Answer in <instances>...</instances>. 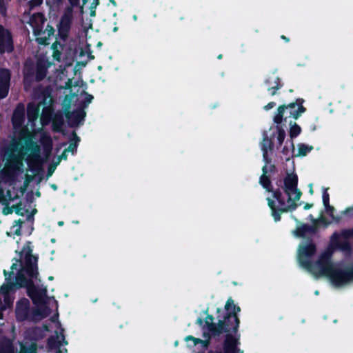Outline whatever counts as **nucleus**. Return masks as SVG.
Listing matches in <instances>:
<instances>
[{
	"mask_svg": "<svg viewBox=\"0 0 353 353\" xmlns=\"http://www.w3.org/2000/svg\"><path fill=\"white\" fill-rule=\"evenodd\" d=\"M299 147V153L298 156H306L308 152L313 150V146H309L304 143H300L298 145Z\"/></svg>",
	"mask_w": 353,
	"mask_h": 353,
	"instance_id": "obj_34",
	"label": "nucleus"
},
{
	"mask_svg": "<svg viewBox=\"0 0 353 353\" xmlns=\"http://www.w3.org/2000/svg\"><path fill=\"white\" fill-rule=\"evenodd\" d=\"M58 44H59V43L57 41H56V42L52 43V48L53 50H57V45Z\"/></svg>",
	"mask_w": 353,
	"mask_h": 353,
	"instance_id": "obj_63",
	"label": "nucleus"
},
{
	"mask_svg": "<svg viewBox=\"0 0 353 353\" xmlns=\"http://www.w3.org/2000/svg\"><path fill=\"white\" fill-rule=\"evenodd\" d=\"M20 163L21 161L18 157L14 153H10L7 160L6 166L9 169L16 170Z\"/></svg>",
	"mask_w": 353,
	"mask_h": 353,
	"instance_id": "obj_28",
	"label": "nucleus"
},
{
	"mask_svg": "<svg viewBox=\"0 0 353 353\" xmlns=\"http://www.w3.org/2000/svg\"><path fill=\"white\" fill-rule=\"evenodd\" d=\"M17 263H12V265H11V271H12L14 272V270H17Z\"/></svg>",
	"mask_w": 353,
	"mask_h": 353,
	"instance_id": "obj_64",
	"label": "nucleus"
},
{
	"mask_svg": "<svg viewBox=\"0 0 353 353\" xmlns=\"http://www.w3.org/2000/svg\"><path fill=\"white\" fill-rule=\"evenodd\" d=\"M312 207H313V203H306L303 207V209L307 210L312 208Z\"/></svg>",
	"mask_w": 353,
	"mask_h": 353,
	"instance_id": "obj_56",
	"label": "nucleus"
},
{
	"mask_svg": "<svg viewBox=\"0 0 353 353\" xmlns=\"http://www.w3.org/2000/svg\"><path fill=\"white\" fill-rule=\"evenodd\" d=\"M275 105H276L275 102L271 101V102H269L267 105H265L264 106V109L265 110H269L273 108Z\"/></svg>",
	"mask_w": 353,
	"mask_h": 353,
	"instance_id": "obj_49",
	"label": "nucleus"
},
{
	"mask_svg": "<svg viewBox=\"0 0 353 353\" xmlns=\"http://www.w3.org/2000/svg\"><path fill=\"white\" fill-rule=\"evenodd\" d=\"M15 225H19V227H21L22 224L23 223V221L21 219H18L14 221Z\"/></svg>",
	"mask_w": 353,
	"mask_h": 353,
	"instance_id": "obj_57",
	"label": "nucleus"
},
{
	"mask_svg": "<svg viewBox=\"0 0 353 353\" xmlns=\"http://www.w3.org/2000/svg\"><path fill=\"white\" fill-rule=\"evenodd\" d=\"M313 221L315 223H323L325 227H327L330 223V222H329L327 219L323 216H321L318 219H313Z\"/></svg>",
	"mask_w": 353,
	"mask_h": 353,
	"instance_id": "obj_39",
	"label": "nucleus"
},
{
	"mask_svg": "<svg viewBox=\"0 0 353 353\" xmlns=\"http://www.w3.org/2000/svg\"><path fill=\"white\" fill-rule=\"evenodd\" d=\"M262 174L259 179L260 185L268 192H272L273 198H274L279 203V205L285 204V199L282 196V192L279 188L273 189L271 180L269 176L267 175L268 172V166L263 165L262 168Z\"/></svg>",
	"mask_w": 353,
	"mask_h": 353,
	"instance_id": "obj_11",
	"label": "nucleus"
},
{
	"mask_svg": "<svg viewBox=\"0 0 353 353\" xmlns=\"http://www.w3.org/2000/svg\"><path fill=\"white\" fill-rule=\"evenodd\" d=\"M304 101L303 99L297 98L295 101L279 105L274 117V122L281 125L283 121L287 122L288 118L298 119L306 111V108L303 105Z\"/></svg>",
	"mask_w": 353,
	"mask_h": 353,
	"instance_id": "obj_4",
	"label": "nucleus"
},
{
	"mask_svg": "<svg viewBox=\"0 0 353 353\" xmlns=\"http://www.w3.org/2000/svg\"><path fill=\"white\" fill-rule=\"evenodd\" d=\"M26 150L32 152V157L35 161V162L32 161L30 159L28 161L30 169L36 173L41 171L42 168L39 163L41 150L39 145L36 142L30 140L26 142Z\"/></svg>",
	"mask_w": 353,
	"mask_h": 353,
	"instance_id": "obj_15",
	"label": "nucleus"
},
{
	"mask_svg": "<svg viewBox=\"0 0 353 353\" xmlns=\"http://www.w3.org/2000/svg\"><path fill=\"white\" fill-rule=\"evenodd\" d=\"M264 83L268 86V90L270 92L271 96L275 95L277 90L281 89L283 85L281 83L280 77L276 75L268 77Z\"/></svg>",
	"mask_w": 353,
	"mask_h": 353,
	"instance_id": "obj_20",
	"label": "nucleus"
},
{
	"mask_svg": "<svg viewBox=\"0 0 353 353\" xmlns=\"http://www.w3.org/2000/svg\"><path fill=\"white\" fill-rule=\"evenodd\" d=\"M34 272L32 276H28V278L26 277V273L23 269L19 270L15 276L14 282L12 281L14 272L12 271L8 272L3 270L6 283L1 286L0 290L5 296L4 301L6 303L10 292L22 288H26L27 295L31 299L34 304L39 305L43 302L44 297L47 294V289L46 288L39 289L35 285L34 280L39 281H41V280L38 278L39 276L38 268H34Z\"/></svg>",
	"mask_w": 353,
	"mask_h": 353,
	"instance_id": "obj_1",
	"label": "nucleus"
},
{
	"mask_svg": "<svg viewBox=\"0 0 353 353\" xmlns=\"http://www.w3.org/2000/svg\"><path fill=\"white\" fill-rule=\"evenodd\" d=\"M20 353H37V345L33 343L29 345L21 344Z\"/></svg>",
	"mask_w": 353,
	"mask_h": 353,
	"instance_id": "obj_32",
	"label": "nucleus"
},
{
	"mask_svg": "<svg viewBox=\"0 0 353 353\" xmlns=\"http://www.w3.org/2000/svg\"><path fill=\"white\" fill-rule=\"evenodd\" d=\"M42 144L43 146V151L46 156V157H48L50 154L52 149V141L50 137H47L46 138L43 139L42 141Z\"/></svg>",
	"mask_w": 353,
	"mask_h": 353,
	"instance_id": "obj_31",
	"label": "nucleus"
},
{
	"mask_svg": "<svg viewBox=\"0 0 353 353\" xmlns=\"http://www.w3.org/2000/svg\"><path fill=\"white\" fill-rule=\"evenodd\" d=\"M353 211V205L352 207H348L345 208L343 211L341 212V214L343 215L350 214L351 212Z\"/></svg>",
	"mask_w": 353,
	"mask_h": 353,
	"instance_id": "obj_50",
	"label": "nucleus"
},
{
	"mask_svg": "<svg viewBox=\"0 0 353 353\" xmlns=\"http://www.w3.org/2000/svg\"><path fill=\"white\" fill-rule=\"evenodd\" d=\"M226 314L222 320H219L216 323H214V316L208 314L205 324L208 330L207 334L210 338L219 337L223 332H232L236 333L239 331L240 319L238 314L241 312V307L234 304L232 297H229L225 305Z\"/></svg>",
	"mask_w": 353,
	"mask_h": 353,
	"instance_id": "obj_2",
	"label": "nucleus"
},
{
	"mask_svg": "<svg viewBox=\"0 0 353 353\" xmlns=\"http://www.w3.org/2000/svg\"><path fill=\"white\" fill-rule=\"evenodd\" d=\"M328 278L335 286L343 285L353 280V264L345 269L334 267Z\"/></svg>",
	"mask_w": 353,
	"mask_h": 353,
	"instance_id": "obj_9",
	"label": "nucleus"
},
{
	"mask_svg": "<svg viewBox=\"0 0 353 353\" xmlns=\"http://www.w3.org/2000/svg\"><path fill=\"white\" fill-rule=\"evenodd\" d=\"M64 113L57 112L54 114L52 119V129L54 132H63V127L64 125Z\"/></svg>",
	"mask_w": 353,
	"mask_h": 353,
	"instance_id": "obj_23",
	"label": "nucleus"
},
{
	"mask_svg": "<svg viewBox=\"0 0 353 353\" xmlns=\"http://www.w3.org/2000/svg\"><path fill=\"white\" fill-rule=\"evenodd\" d=\"M11 72L8 68H0V99H5L9 92Z\"/></svg>",
	"mask_w": 353,
	"mask_h": 353,
	"instance_id": "obj_17",
	"label": "nucleus"
},
{
	"mask_svg": "<svg viewBox=\"0 0 353 353\" xmlns=\"http://www.w3.org/2000/svg\"><path fill=\"white\" fill-rule=\"evenodd\" d=\"M276 130L278 144L279 146H281L285 138V132L284 129L278 124H276Z\"/></svg>",
	"mask_w": 353,
	"mask_h": 353,
	"instance_id": "obj_33",
	"label": "nucleus"
},
{
	"mask_svg": "<svg viewBox=\"0 0 353 353\" xmlns=\"http://www.w3.org/2000/svg\"><path fill=\"white\" fill-rule=\"evenodd\" d=\"M322 199L324 206L330 204V194L327 192V188L323 191Z\"/></svg>",
	"mask_w": 353,
	"mask_h": 353,
	"instance_id": "obj_37",
	"label": "nucleus"
},
{
	"mask_svg": "<svg viewBox=\"0 0 353 353\" xmlns=\"http://www.w3.org/2000/svg\"><path fill=\"white\" fill-rule=\"evenodd\" d=\"M32 179H33V176H32L26 175V183H30Z\"/></svg>",
	"mask_w": 353,
	"mask_h": 353,
	"instance_id": "obj_58",
	"label": "nucleus"
},
{
	"mask_svg": "<svg viewBox=\"0 0 353 353\" xmlns=\"http://www.w3.org/2000/svg\"><path fill=\"white\" fill-rule=\"evenodd\" d=\"M312 222L313 224L311 225L303 223L301 226L297 227L294 231L295 235L298 237L307 239V234H316L318 232V223H315L313 221Z\"/></svg>",
	"mask_w": 353,
	"mask_h": 353,
	"instance_id": "obj_19",
	"label": "nucleus"
},
{
	"mask_svg": "<svg viewBox=\"0 0 353 353\" xmlns=\"http://www.w3.org/2000/svg\"><path fill=\"white\" fill-rule=\"evenodd\" d=\"M12 208L14 209V212L17 215L24 216L25 212H23V208L21 207V203L13 205Z\"/></svg>",
	"mask_w": 353,
	"mask_h": 353,
	"instance_id": "obj_36",
	"label": "nucleus"
},
{
	"mask_svg": "<svg viewBox=\"0 0 353 353\" xmlns=\"http://www.w3.org/2000/svg\"><path fill=\"white\" fill-rule=\"evenodd\" d=\"M335 266L331 261V256L329 253L324 252L320 255L315 263H312V266L310 270H318L317 274L321 276L328 277Z\"/></svg>",
	"mask_w": 353,
	"mask_h": 353,
	"instance_id": "obj_12",
	"label": "nucleus"
},
{
	"mask_svg": "<svg viewBox=\"0 0 353 353\" xmlns=\"http://www.w3.org/2000/svg\"><path fill=\"white\" fill-rule=\"evenodd\" d=\"M70 103L64 105V115L67 119L68 124L70 128L78 127L84 121L86 116L85 112L82 108L70 111Z\"/></svg>",
	"mask_w": 353,
	"mask_h": 353,
	"instance_id": "obj_13",
	"label": "nucleus"
},
{
	"mask_svg": "<svg viewBox=\"0 0 353 353\" xmlns=\"http://www.w3.org/2000/svg\"><path fill=\"white\" fill-rule=\"evenodd\" d=\"M7 12L6 5L4 0H0V14L2 16H6Z\"/></svg>",
	"mask_w": 353,
	"mask_h": 353,
	"instance_id": "obj_41",
	"label": "nucleus"
},
{
	"mask_svg": "<svg viewBox=\"0 0 353 353\" xmlns=\"http://www.w3.org/2000/svg\"><path fill=\"white\" fill-rule=\"evenodd\" d=\"M350 239H353V228L336 231L330 238V247L332 250L352 252V247L349 241Z\"/></svg>",
	"mask_w": 353,
	"mask_h": 353,
	"instance_id": "obj_5",
	"label": "nucleus"
},
{
	"mask_svg": "<svg viewBox=\"0 0 353 353\" xmlns=\"http://www.w3.org/2000/svg\"><path fill=\"white\" fill-rule=\"evenodd\" d=\"M261 148L262 151H263L264 148H265L267 151H271L274 148V143L272 139L268 137L266 133L263 134V139L261 143Z\"/></svg>",
	"mask_w": 353,
	"mask_h": 353,
	"instance_id": "obj_30",
	"label": "nucleus"
},
{
	"mask_svg": "<svg viewBox=\"0 0 353 353\" xmlns=\"http://www.w3.org/2000/svg\"><path fill=\"white\" fill-rule=\"evenodd\" d=\"M204 323H205L204 320L202 319L201 318H198L196 321V323L200 326H202Z\"/></svg>",
	"mask_w": 353,
	"mask_h": 353,
	"instance_id": "obj_55",
	"label": "nucleus"
},
{
	"mask_svg": "<svg viewBox=\"0 0 353 353\" xmlns=\"http://www.w3.org/2000/svg\"><path fill=\"white\" fill-rule=\"evenodd\" d=\"M12 208H9L8 205L3 209V214H11L12 212Z\"/></svg>",
	"mask_w": 353,
	"mask_h": 353,
	"instance_id": "obj_52",
	"label": "nucleus"
},
{
	"mask_svg": "<svg viewBox=\"0 0 353 353\" xmlns=\"http://www.w3.org/2000/svg\"><path fill=\"white\" fill-rule=\"evenodd\" d=\"M37 17H39V18H40V19H41V21L42 22L44 21L43 14L39 13V12H38V13H37V14H33L31 16V17H30V20H31V21H34V20H35V18H36Z\"/></svg>",
	"mask_w": 353,
	"mask_h": 353,
	"instance_id": "obj_47",
	"label": "nucleus"
},
{
	"mask_svg": "<svg viewBox=\"0 0 353 353\" xmlns=\"http://www.w3.org/2000/svg\"><path fill=\"white\" fill-rule=\"evenodd\" d=\"M61 339H62L61 345H68V341H65V336L63 334H61Z\"/></svg>",
	"mask_w": 353,
	"mask_h": 353,
	"instance_id": "obj_60",
	"label": "nucleus"
},
{
	"mask_svg": "<svg viewBox=\"0 0 353 353\" xmlns=\"http://www.w3.org/2000/svg\"><path fill=\"white\" fill-rule=\"evenodd\" d=\"M46 30L48 31V36L52 35L54 34V30L52 26L48 25Z\"/></svg>",
	"mask_w": 353,
	"mask_h": 353,
	"instance_id": "obj_53",
	"label": "nucleus"
},
{
	"mask_svg": "<svg viewBox=\"0 0 353 353\" xmlns=\"http://www.w3.org/2000/svg\"><path fill=\"white\" fill-rule=\"evenodd\" d=\"M262 152H263V159L265 163V165L268 166V164H270L271 163L272 159L270 157H269L268 151H267V150L265 148H264L263 151H262Z\"/></svg>",
	"mask_w": 353,
	"mask_h": 353,
	"instance_id": "obj_38",
	"label": "nucleus"
},
{
	"mask_svg": "<svg viewBox=\"0 0 353 353\" xmlns=\"http://www.w3.org/2000/svg\"><path fill=\"white\" fill-rule=\"evenodd\" d=\"M48 65L43 59H39L36 65L35 80L37 82L43 80L47 74Z\"/></svg>",
	"mask_w": 353,
	"mask_h": 353,
	"instance_id": "obj_22",
	"label": "nucleus"
},
{
	"mask_svg": "<svg viewBox=\"0 0 353 353\" xmlns=\"http://www.w3.org/2000/svg\"><path fill=\"white\" fill-rule=\"evenodd\" d=\"M14 234L17 236H20L21 234V227L15 230Z\"/></svg>",
	"mask_w": 353,
	"mask_h": 353,
	"instance_id": "obj_61",
	"label": "nucleus"
},
{
	"mask_svg": "<svg viewBox=\"0 0 353 353\" xmlns=\"http://www.w3.org/2000/svg\"><path fill=\"white\" fill-rule=\"evenodd\" d=\"M276 170V166L274 165H270V172H274Z\"/></svg>",
	"mask_w": 353,
	"mask_h": 353,
	"instance_id": "obj_62",
	"label": "nucleus"
},
{
	"mask_svg": "<svg viewBox=\"0 0 353 353\" xmlns=\"http://www.w3.org/2000/svg\"><path fill=\"white\" fill-rule=\"evenodd\" d=\"M283 189L285 194L288 196L287 202L288 205H280L276 207L275 202L270 198L266 199L268 205L271 210V215L275 222H278L281 219V214L294 211L299 204V201L302 196V192L298 188V176L296 174H287L283 179Z\"/></svg>",
	"mask_w": 353,
	"mask_h": 353,
	"instance_id": "obj_3",
	"label": "nucleus"
},
{
	"mask_svg": "<svg viewBox=\"0 0 353 353\" xmlns=\"http://www.w3.org/2000/svg\"><path fill=\"white\" fill-rule=\"evenodd\" d=\"M40 112V103H29L27 105V118L29 122L35 121Z\"/></svg>",
	"mask_w": 353,
	"mask_h": 353,
	"instance_id": "obj_24",
	"label": "nucleus"
},
{
	"mask_svg": "<svg viewBox=\"0 0 353 353\" xmlns=\"http://www.w3.org/2000/svg\"><path fill=\"white\" fill-rule=\"evenodd\" d=\"M185 340L186 341H192L194 342V345H197L196 340H199V339L198 338H195V337H194L192 335H189V336L185 337Z\"/></svg>",
	"mask_w": 353,
	"mask_h": 353,
	"instance_id": "obj_48",
	"label": "nucleus"
},
{
	"mask_svg": "<svg viewBox=\"0 0 353 353\" xmlns=\"http://www.w3.org/2000/svg\"><path fill=\"white\" fill-rule=\"evenodd\" d=\"M67 152H65V150H63V152H62V154L59 156V161H61V160H67L68 159V154H67Z\"/></svg>",
	"mask_w": 353,
	"mask_h": 353,
	"instance_id": "obj_51",
	"label": "nucleus"
},
{
	"mask_svg": "<svg viewBox=\"0 0 353 353\" xmlns=\"http://www.w3.org/2000/svg\"><path fill=\"white\" fill-rule=\"evenodd\" d=\"M289 124L290 125L289 131L290 137L291 139L296 138L301 134V128L296 122L290 121Z\"/></svg>",
	"mask_w": 353,
	"mask_h": 353,
	"instance_id": "obj_29",
	"label": "nucleus"
},
{
	"mask_svg": "<svg viewBox=\"0 0 353 353\" xmlns=\"http://www.w3.org/2000/svg\"><path fill=\"white\" fill-rule=\"evenodd\" d=\"M0 202L4 205L8 204V199L6 198V196L5 195L4 190L3 189H0Z\"/></svg>",
	"mask_w": 353,
	"mask_h": 353,
	"instance_id": "obj_42",
	"label": "nucleus"
},
{
	"mask_svg": "<svg viewBox=\"0 0 353 353\" xmlns=\"http://www.w3.org/2000/svg\"><path fill=\"white\" fill-rule=\"evenodd\" d=\"M290 150L286 145H285L281 150V153L285 157L286 161H288L290 159Z\"/></svg>",
	"mask_w": 353,
	"mask_h": 353,
	"instance_id": "obj_43",
	"label": "nucleus"
},
{
	"mask_svg": "<svg viewBox=\"0 0 353 353\" xmlns=\"http://www.w3.org/2000/svg\"><path fill=\"white\" fill-rule=\"evenodd\" d=\"M25 121V108L22 103H19L14 109L12 117L14 125H21Z\"/></svg>",
	"mask_w": 353,
	"mask_h": 353,
	"instance_id": "obj_21",
	"label": "nucleus"
},
{
	"mask_svg": "<svg viewBox=\"0 0 353 353\" xmlns=\"http://www.w3.org/2000/svg\"><path fill=\"white\" fill-rule=\"evenodd\" d=\"M325 208L326 212L330 215L332 219L336 223H339L341 220V217L340 216H335L334 214V212L335 210L334 208L330 204L328 205H325Z\"/></svg>",
	"mask_w": 353,
	"mask_h": 353,
	"instance_id": "obj_35",
	"label": "nucleus"
},
{
	"mask_svg": "<svg viewBox=\"0 0 353 353\" xmlns=\"http://www.w3.org/2000/svg\"><path fill=\"white\" fill-rule=\"evenodd\" d=\"M56 168H57V164H54V163H52L48 166V172H47L48 176H50L53 174Z\"/></svg>",
	"mask_w": 353,
	"mask_h": 353,
	"instance_id": "obj_46",
	"label": "nucleus"
},
{
	"mask_svg": "<svg viewBox=\"0 0 353 353\" xmlns=\"http://www.w3.org/2000/svg\"><path fill=\"white\" fill-rule=\"evenodd\" d=\"M93 99H94V97L92 94L86 93L85 99L83 101V107L88 106L92 102Z\"/></svg>",
	"mask_w": 353,
	"mask_h": 353,
	"instance_id": "obj_40",
	"label": "nucleus"
},
{
	"mask_svg": "<svg viewBox=\"0 0 353 353\" xmlns=\"http://www.w3.org/2000/svg\"><path fill=\"white\" fill-rule=\"evenodd\" d=\"M72 138L70 139V143L69 146L65 148V152H70L72 154H74L77 152L80 138L77 136V133L73 131L72 133Z\"/></svg>",
	"mask_w": 353,
	"mask_h": 353,
	"instance_id": "obj_26",
	"label": "nucleus"
},
{
	"mask_svg": "<svg viewBox=\"0 0 353 353\" xmlns=\"http://www.w3.org/2000/svg\"><path fill=\"white\" fill-rule=\"evenodd\" d=\"M61 52L58 49L53 50L52 57H53L54 60L60 61V60H61Z\"/></svg>",
	"mask_w": 353,
	"mask_h": 353,
	"instance_id": "obj_45",
	"label": "nucleus"
},
{
	"mask_svg": "<svg viewBox=\"0 0 353 353\" xmlns=\"http://www.w3.org/2000/svg\"><path fill=\"white\" fill-rule=\"evenodd\" d=\"M20 256H24V265L23 270L26 272L27 276H32L34 272V268H38L37 262L38 256L32 254V249L31 247V242L27 241L21 251L19 252Z\"/></svg>",
	"mask_w": 353,
	"mask_h": 353,
	"instance_id": "obj_8",
	"label": "nucleus"
},
{
	"mask_svg": "<svg viewBox=\"0 0 353 353\" xmlns=\"http://www.w3.org/2000/svg\"><path fill=\"white\" fill-rule=\"evenodd\" d=\"M70 3V4L72 7H76L79 4V0H68Z\"/></svg>",
	"mask_w": 353,
	"mask_h": 353,
	"instance_id": "obj_54",
	"label": "nucleus"
},
{
	"mask_svg": "<svg viewBox=\"0 0 353 353\" xmlns=\"http://www.w3.org/2000/svg\"><path fill=\"white\" fill-rule=\"evenodd\" d=\"M210 338L209 336H208V339H206V340H202V339H199V340H196V343H197V344H199V343L201 344L203 347L208 348L210 343Z\"/></svg>",
	"mask_w": 353,
	"mask_h": 353,
	"instance_id": "obj_44",
	"label": "nucleus"
},
{
	"mask_svg": "<svg viewBox=\"0 0 353 353\" xmlns=\"http://www.w3.org/2000/svg\"><path fill=\"white\" fill-rule=\"evenodd\" d=\"M52 98L50 94H44L40 104H42L43 109L41 114V121L43 124L49 123L53 117Z\"/></svg>",
	"mask_w": 353,
	"mask_h": 353,
	"instance_id": "obj_16",
	"label": "nucleus"
},
{
	"mask_svg": "<svg viewBox=\"0 0 353 353\" xmlns=\"http://www.w3.org/2000/svg\"><path fill=\"white\" fill-rule=\"evenodd\" d=\"M61 345V342L59 340V336H50L47 339V347L49 350H57L60 349V346Z\"/></svg>",
	"mask_w": 353,
	"mask_h": 353,
	"instance_id": "obj_27",
	"label": "nucleus"
},
{
	"mask_svg": "<svg viewBox=\"0 0 353 353\" xmlns=\"http://www.w3.org/2000/svg\"><path fill=\"white\" fill-rule=\"evenodd\" d=\"M0 353H15L12 341L7 338L0 341Z\"/></svg>",
	"mask_w": 353,
	"mask_h": 353,
	"instance_id": "obj_25",
	"label": "nucleus"
},
{
	"mask_svg": "<svg viewBox=\"0 0 353 353\" xmlns=\"http://www.w3.org/2000/svg\"><path fill=\"white\" fill-rule=\"evenodd\" d=\"M307 243L301 245L299 250V260L302 266L307 269H310L312 266V262L310 260L316 252V245L313 242L312 238H307Z\"/></svg>",
	"mask_w": 353,
	"mask_h": 353,
	"instance_id": "obj_10",
	"label": "nucleus"
},
{
	"mask_svg": "<svg viewBox=\"0 0 353 353\" xmlns=\"http://www.w3.org/2000/svg\"><path fill=\"white\" fill-rule=\"evenodd\" d=\"M14 50L11 31L0 24V54L11 53Z\"/></svg>",
	"mask_w": 353,
	"mask_h": 353,
	"instance_id": "obj_14",
	"label": "nucleus"
},
{
	"mask_svg": "<svg viewBox=\"0 0 353 353\" xmlns=\"http://www.w3.org/2000/svg\"><path fill=\"white\" fill-rule=\"evenodd\" d=\"M226 334L223 342V351L210 350L208 353H240V334L232 332H225Z\"/></svg>",
	"mask_w": 353,
	"mask_h": 353,
	"instance_id": "obj_7",
	"label": "nucleus"
},
{
	"mask_svg": "<svg viewBox=\"0 0 353 353\" xmlns=\"http://www.w3.org/2000/svg\"><path fill=\"white\" fill-rule=\"evenodd\" d=\"M15 314L18 321H34L41 315V311L35 307L30 309L29 300L22 298L17 302Z\"/></svg>",
	"mask_w": 353,
	"mask_h": 353,
	"instance_id": "obj_6",
	"label": "nucleus"
},
{
	"mask_svg": "<svg viewBox=\"0 0 353 353\" xmlns=\"http://www.w3.org/2000/svg\"><path fill=\"white\" fill-rule=\"evenodd\" d=\"M18 146H19V143H13L12 145V150L14 151H16L18 150Z\"/></svg>",
	"mask_w": 353,
	"mask_h": 353,
	"instance_id": "obj_59",
	"label": "nucleus"
},
{
	"mask_svg": "<svg viewBox=\"0 0 353 353\" xmlns=\"http://www.w3.org/2000/svg\"><path fill=\"white\" fill-rule=\"evenodd\" d=\"M72 23V17L70 15L64 14L61 17L59 24L58 26V34L61 39L65 40L70 30Z\"/></svg>",
	"mask_w": 353,
	"mask_h": 353,
	"instance_id": "obj_18",
	"label": "nucleus"
}]
</instances>
